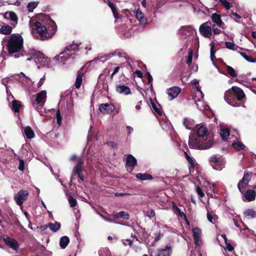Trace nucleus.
I'll use <instances>...</instances> for the list:
<instances>
[{"instance_id":"1","label":"nucleus","mask_w":256,"mask_h":256,"mask_svg":"<svg viewBox=\"0 0 256 256\" xmlns=\"http://www.w3.org/2000/svg\"><path fill=\"white\" fill-rule=\"evenodd\" d=\"M50 26L47 28L45 26L40 22H36L32 26V28L36 30L37 32L36 36L42 40H46L51 38L56 30V23L52 20H50Z\"/></svg>"},{"instance_id":"2","label":"nucleus","mask_w":256,"mask_h":256,"mask_svg":"<svg viewBox=\"0 0 256 256\" xmlns=\"http://www.w3.org/2000/svg\"><path fill=\"white\" fill-rule=\"evenodd\" d=\"M188 144L190 147L194 149L206 150L210 148L213 144L212 138H206L202 139L199 137H196L193 135L190 136Z\"/></svg>"},{"instance_id":"3","label":"nucleus","mask_w":256,"mask_h":256,"mask_svg":"<svg viewBox=\"0 0 256 256\" xmlns=\"http://www.w3.org/2000/svg\"><path fill=\"white\" fill-rule=\"evenodd\" d=\"M23 38L18 34H12L10 36L6 48L10 54L18 52L23 48Z\"/></svg>"},{"instance_id":"4","label":"nucleus","mask_w":256,"mask_h":256,"mask_svg":"<svg viewBox=\"0 0 256 256\" xmlns=\"http://www.w3.org/2000/svg\"><path fill=\"white\" fill-rule=\"evenodd\" d=\"M24 55L32 56L35 62L38 64V68L40 66L48 67L50 66V59L45 57L44 55L42 52L37 51L34 49L30 50L28 51L25 50ZM22 56H24V54H22Z\"/></svg>"},{"instance_id":"5","label":"nucleus","mask_w":256,"mask_h":256,"mask_svg":"<svg viewBox=\"0 0 256 256\" xmlns=\"http://www.w3.org/2000/svg\"><path fill=\"white\" fill-rule=\"evenodd\" d=\"M199 31L203 36L206 38H210L212 32L218 34L221 32V30L216 27L214 25H213L212 28V22L210 21L202 24L200 26Z\"/></svg>"},{"instance_id":"6","label":"nucleus","mask_w":256,"mask_h":256,"mask_svg":"<svg viewBox=\"0 0 256 256\" xmlns=\"http://www.w3.org/2000/svg\"><path fill=\"white\" fill-rule=\"evenodd\" d=\"M46 92L45 90H42L40 92L30 97V102L33 107L38 110V106H42L46 102Z\"/></svg>"},{"instance_id":"7","label":"nucleus","mask_w":256,"mask_h":256,"mask_svg":"<svg viewBox=\"0 0 256 256\" xmlns=\"http://www.w3.org/2000/svg\"><path fill=\"white\" fill-rule=\"evenodd\" d=\"M78 44L72 42V44L66 47L64 50L60 54L58 60L64 61L69 58L72 57L74 54V52L78 50Z\"/></svg>"},{"instance_id":"8","label":"nucleus","mask_w":256,"mask_h":256,"mask_svg":"<svg viewBox=\"0 0 256 256\" xmlns=\"http://www.w3.org/2000/svg\"><path fill=\"white\" fill-rule=\"evenodd\" d=\"M252 174L244 172L242 178L238 182V188L241 193L244 192V188L248 186L251 180Z\"/></svg>"},{"instance_id":"9","label":"nucleus","mask_w":256,"mask_h":256,"mask_svg":"<svg viewBox=\"0 0 256 256\" xmlns=\"http://www.w3.org/2000/svg\"><path fill=\"white\" fill-rule=\"evenodd\" d=\"M28 195V193L26 190H21L18 192L14 196V200L16 203L21 206L25 200H26Z\"/></svg>"},{"instance_id":"10","label":"nucleus","mask_w":256,"mask_h":256,"mask_svg":"<svg viewBox=\"0 0 256 256\" xmlns=\"http://www.w3.org/2000/svg\"><path fill=\"white\" fill-rule=\"evenodd\" d=\"M216 156H212L209 160L210 165L216 170H220L222 169V160H220Z\"/></svg>"},{"instance_id":"11","label":"nucleus","mask_w":256,"mask_h":256,"mask_svg":"<svg viewBox=\"0 0 256 256\" xmlns=\"http://www.w3.org/2000/svg\"><path fill=\"white\" fill-rule=\"evenodd\" d=\"M172 248L170 245H166L164 248L157 249L156 251L155 256H170Z\"/></svg>"},{"instance_id":"12","label":"nucleus","mask_w":256,"mask_h":256,"mask_svg":"<svg viewBox=\"0 0 256 256\" xmlns=\"http://www.w3.org/2000/svg\"><path fill=\"white\" fill-rule=\"evenodd\" d=\"M4 240L7 246H10L14 250L17 251L19 248V244L18 242L14 239L7 236L4 238Z\"/></svg>"},{"instance_id":"13","label":"nucleus","mask_w":256,"mask_h":256,"mask_svg":"<svg viewBox=\"0 0 256 256\" xmlns=\"http://www.w3.org/2000/svg\"><path fill=\"white\" fill-rule=\"evenodd\" d=\"M115 109L114 106L112 104H102L99 106V110L102 114H110Z\"/></svg>"},{"instance_id":"14","label":"nucleus","mask_w":256,"mask_h":256,"mask_svg":"<svg viewBox=\"0 0 256 256\" xmlns=\"http://www.w3.org/2000/svg\"><path fill=\"white\" fill-rule=\"evenodd\" d=\"M181 89L178 86H174L167 90V94L170 96V100H172L178 96Z\"/></svg>"},{"instance_id":"15","label":"nucleus","mask_w":256,"mask_h":256,"mask_svg":"<svg viewBox=\"0 0 256 256\" xmlns=\"http://www.w3.org/2000/svg\"><path fill=\"white\" fill-rule=\"evenodd\" d=\"M225 17L228 20V18L234 20L235 22H238L236 20V18L240 19L242 18L241 16L238 14L236 12H234L232 9L225 10Z\"/></svg>"},{"instance_id":"16","label":"nucleus","mask_w":256,"mask_h":256,"mask_svg":"<svg viewBox=\"0 0 256 256\" xmlns=\"http://www.w3.org/2000/svg\"><path fill=\"white\" fill-rule=\"evenodd\" d=\"M4 17L6 20H10L12 22V24L14 26L17 23L18 17L16 14L12 12H6L4 14Z\"/></svg>"},{"instance_id":"17","label":"nucleus","mask_w":256,"mask_h":256,"mask_svg":"<svg viewBox=\"0 0 256 256\" xmlns=\"http://www.w3.org/2000/svg\"><path fill=\"white\" fill-rule=\"evenodd\" d=\"M232 90L238 100H241L244 98L245 94L240 88L237 86H232Z\"/></svg>"},{"instance_id":"18","label":"nucleus","mask_w":256,"mask_h":256,"mask_svg":"<svg viewBox=\"0 0 256 256\" xmlns=\"http://www.w3.org/2000/svg\"><path fill=\"white\" fill-rule=\"evenodd\" d=\"M208 130L204 126H199L196 130V134L198 137L202 139H205L204 138L208 134Z\"/></svg>"},{"instance_id":"19","label":"nucleus","mask_w":256,"mask_h":256,"mask_svg":"<svg viewBox=\"0 0 256 256\" xmlns=\"http://www.w3.org/2000/svg\"><path fill=\"white\" fill-rule=\"evenodd\" d=\"M116 92L120 94L128 95L130 94V90L128 86L124 85H118L116 87Z\"/></svg>"},{"instance_id":"20","label":"nucleus","mask_w":256,"mask_h":256,"mask_svg":"<svg viewBox=\"0 0 256 256\" xmlns=\"http://www.w3.org/2000/svg\"><path fill=\"white\" fill-rule=\"evenodd\" d=\"M135 14L136 17L142 24H146L147 18L144 16V13L140 10H137Z\"/></svg>"},{"instance_id":"21","label":"nucleus","mask_w":256,"mask_h":256,"mask_svg":"<svg viewBox=\"0 0 256 256\" xmlns=\"http://www.w3.org/2000/svg\"><path fill=\"white\" fill-rule=\"evenodd\" d=\"M211 18L214 26L216 24L218 27H220L222 26V21L220 14L216 13L212 14L211 16Z\"/></svg>"},{"instance_id":"22","label":"nucleus","mask_w":256,"mask_h":256,"mask_svg":"<svg viewBox=\"0 0 256 256\" xmlns=\"http://www.w3.org/2000/svg\"><path fill=\"white\" fill-rule=\"evenodd\" d=\"M200 98H200V99L196 100L198 108L201 111L208 110L210 109L209 106L207 105L204 102L200 100Z\"/></svg>"},{"instance_id":"23","label":"nucleus","mask_w":256,"mask_h":256,"mask_svg":"<svg viewBox=\"0 0 256 256\" xmlns=\"http://www.w3.org/2000/svg\"><path fill=\"white\" fill-rule=\"evenodd\" d=\"M83 76V69L80 68L78 72L77 76L74 84L76 88L78 89L81 86L82 82V78Z\"/></svg>"},{"instance_id":"24","label":"nucleus","mask_w":256,"mask_h":256,"mask_svg":"<svg viewBox=\"0 0 256 256\" xmlns=\"http://www.w3.org/2000/svg\"><path fill=\"white\" fill-rule=\"evenodd\" d=\"M232 146L234 150L238 151L244 150L246 148V146L241 142L238 140L237 138L232 142Z\"/></svg>"},{"instance_id":"25","label":"nucleus","mask_w":256,"mask_h":256,"mask_svg":"<svg viewBox=\"0 0 256 256\" xmlns=\"http://www.w3.org/2000/svg\"><path fill=\"white\" fill-rule=\"evenodd\" d=\"M112 216L115 219H118L122 218L124 220H127L130 218V214H128V212L124 211H121L118 212L114 213L112 214Z\"/></svg>"},{"instance_id":"26","label":"nucleus","mask_w":256,"mask_h":256,"mask_svg":"<svg viewBox=\"0 0 256 256\" xmlns=\"http://www.w3.org/2000/svg\"><path fill=\"white\" fill-rule=\"evenodd\" d=\"M256 192L254 190H248L244 194L245 198L248 201H252L255 199Z\"/></svg>"},{"instance_id":"27","label":"nucleus","mask_w":256,"mask_h":256,"mask_svg":"<svg viewBox=\"0 0 256 256\" xmlns=\"http://www.w3.org/2000/svg\"><path fill=\"white\" fill-rule=\"evenodd\" d=\"M136 164V160L132 155L129 154L126 159V164L128 166L134 167Z\"/></svg>"},{"instance_id":"28","label":"nucleus","mask_w":256,"mask_h":256,"mask_svg":"<svg viewBox=\"0 0 256 256\" xmlns=\"http://www.w3.org/2000/svg\"><path fill=\"white\" fill-rule=\"evenodd\" d=\"M236 244L234 242H228L227 238L225 236V251L227 250L234 253V248Z\"/></svg>"},{"instance_id":"29","label":"nucleus","mask_w":256,"mask_h":256,"mask_svg":"<svg viewBox=\"0 0 256 256\" xmlns=\"http://www.w3.org/2000/svg\"><path fill=\"white\" fill-rule=\"evenodd\" d=\"M24 133L26 137L28 139L32 138L34 137V132L32 129L29 126H26L24 129Z\"/></svg>"},{"instance_id":"30","label":"nucleus","mask_w":256,"mask_h":256,"mask_svg":"<svg viewBox=\"0 0 256 256\" xmlns=\"http://www.w3.org/2000/svg\"><path fill=\"white\" fill-rule=\"evenodd\" d=\"M84 162L81 159H78V160L77 164L74 167L73 170V173L82 172L83 170Z\"/></svg>"},{"instance_id":"31","label":"nucleus","mask_w":256,"mask_h":256,"mask_svg":"<svg viewBox=\"0 0 256 256\" xmlns=\"http://www.w3.org/2000/svg\"><path fill=\"white\" fill-rule=\"evenodd\" d=\"M183 124L186 128L188 130L192 129L195 124L194 121L190 118H184Z\"/></svg>"},{"instance_id":"32","label":"nucleus","mask_w":256,"mask_h":256,"mask_svg":"<svg viewBox=\"0 0 256 256\" xmlns=\"http://www.w3.org/2000/svg\"><path fill=\"white\" fill-rule=\"evenodd\" d=\"M192 84L196 86V96H200L202 98H204V94L201 91L200 86H198V81L197 80H194L192 82Z\"/></svg>"},{"instance_id":"33","label":"nucleus","mask_w":256,"mask_h":256,"mask_svg":"<svg viewBox=\"0 0 256 256\" xmlns=\"http://www.w3.org/2000/svg\"><path fill=\"white\" fill-rule=\"evenodd\" d=\"M244 216L248 219L253 218L256 217V212L253 209H248L244 212Z\"/></svg>"},{"instance_id":"34","label":"nucleus","mask_w":256,"mask_h":256,"mask_svg":"<svg viewBox=\"0 0 256 256\" xmlns=\"http://www.w3.org/2000/svg\"><path fill=\"white\" fill-rule=\"evenodd\" d=\"M172 206L174 213L180 217H182L183 216H184L187 223L188 224V220H187L186 218V215L184 212L180 211V209L176 206V204L174 202L172 203Z\"/></svg>"},{"instance_id":"35","label":"nucleus","mask_w":256,"mask_h":256,"mask_svg":"<svg viewBox=\"0 0 256 256\" xmlns=\"http://www.w3.org/2000/svg\"><path fill=\"white\" fill-rule=\"evenodd\" d=\"M225 68H226L228 74L232 78H236L238 76L237 72L232 67L225 64Z\"/></svg>"},{"instance_id":"36","label":"nucleus","mask_w":256,"mask_h":256,"mask_svg":"<svg viewBox=\"0 0 256 256\" xmlns=\"http://www.w3.org/2000/svg\"><path fill=\"white\" fill-rule=\"evenodd\" d=\"M70 242L69 238L66 236H64L61 238L60 242V244L62 248H64Z\"/></svg>"},{"instance_id":"37","label":"nucleus","mask_w":256,"mask_h":256,"mask_svg":"<svg viewBox=\"0 0 256 256\" xmlns=\"http://www.w3.org/2000/svg\"><path fill=\"white\" fill-rule=\"evenodd\" d=\"M136 177L137 178L140 180H152V176L148 174H141L138 173L136 174Z\"/></svg>"},{"instance_id":"38","label":"nucleus","mask_w":256,"mask_h":256,"mask_svg":"<svg viewBox=\"0 0 256 256\" xmlns=\"http://www.w3.org/2000/svg\"><path fill=\"white\" fill-rule=\"evenodd\" d=\"M20 107L21 104L20 101L13 100L12 102V109L15 112H18Z\"/></svg>"},{"instance_id":"39","label":"nucleus","mask_w":256,"mask_h":256,"mask_svg":"<svg viewBox=\"0 0 256 256\" xmlns=\"http://www.w3.org/2000/svg\"><path fill=\"white\" fill-rule=\"evenodd\" d=\"M225 47L228 48L229 50H238V46H236L233 42H225Z\"/></svg>"},{"instance_id":"40","label":"nucleus","mask_w":256,"mask_h":256,"mask_svg":"<svg viewBox=\"0 0 256 256\" xmlns=\"http://www.w3.org/2000/svg\"><path fill=\"white\" fill-rule=\"evenodd\" d=\"M48 226L52 231L56 232L60 228V224L58 222H56L54 224L50 222L48 224Z\"/></svg>"},{"instance_id":"41","label":"nucleus","mask_w":256,"mask_h":256,"mask_svg":"<svg viewBox=\"0 0 256 256\" xmlns=\"http://www.w3.org/2000/svg\"><path fill=\"white\" fill-rule=\"evenodd\" d=\"M0 32L4 34H10L12 32V28L8 26H3L0 28Z\"/></svg>"},{"instance_id":"42","label":"nucleus","mask_w":256,"mask_h":256,"mask_svg":"<svg viewBox=\"0 0 256 256\" xmlns=\"http://www.w3.org/2000/svg\"><path fill=\"white\" fill-rule=\"evenodd\" d=\"M160 123L162 128L164 130L167 131L170 130L171 128L170 124L168 122H163L162 120H160Z\"/></svg>"},{"instance_id":"43","label":"nucleus","mask_w":256,"mask_h":256,"mask_svg":"<svg viewBox=\"0 0 256 256\" xmlns=\"http://www.w3.org/2000/svg\"><path fill=\"white\" fill-rule=\"evenodd\" d=\"M207 218L210 222L216 224L218 219V216L215 214L212 215L208 212Z\"/></svg>"},{"instance_id":"44","label":"nucleus","mask_w":256,"mask_h":256,"mask_svg":"<svg viewBox=\"0 0 256 256\" xmlns=\"http://www.w3.org/2000/svg\"><path fill=\"white\" fill-rule=\"evenodd\" d=\"M99 255L100 256H112L109 250L106 248L100 250Z\"/></svg>"},{"instance_id":"45","label":"nucleus","mask_w":256,"mask_h":256,"mask_svg":"<svg viewBox=\"0 0 256 256\" xmlns=\"http://www.w3.org/2000/svg\"><path fill=\"white\" fill-rule=\"evenodd\" d=\"M108 5L112 11V12L115 18H118V12L116 11V8L115 6L110 2H108Z\"/></svg>"},{"instance_id":"46","label":"nucleus","mask_w":256,"mask_h":256,"mask_svg":"<svg viewBox=\"0 0 256 256\" xmlns=\"http://www.w3.org/2000/svg\"><path fill=\"white\" fill-rule=\"evenodd\" d=\"M38 4V3L36 2H30L27 6V8L28 12H32L33 10L37 6Z\"/></svg>"},{"instance_id":"47","label":"nucleus","mask_w":256,"mask_h":256,"mask_svg":"<svg viewBox=\"0 0 256 256\" xmlns=\"http://www.w3.org/2000/svg\"><path fill=\"white\" fill-rule=\"evenodd\" d=\"M214 56V52L212 51V48H211V51H210V58H211V60H212V63H213L214 65V66L217 68L218 72L220 74H223V72H222V70L220 68L219 66L214 62V60H213Z\"/></svg>"},{"instance_id":"48","label":"nucleus","mask_w":256,"mask_h":256,"mask_svg":"<svg viewBox=\"0 0 256 256\" xmlns=\"http://www.w3.org/2000/svg\"><path fill=\"white\" fill-rule=\"evenodd\" d=\"M160 106H156V105L155 104H152V109L153 110H154V112L156 114H158V116H162V111L161 110H160V108H159Z\"/></svg>"},{"instance_id":"49","label":"nucleus","mask_w":256,"mask_h":256,"mask_svg":"<svg viewBox=\"0 0 256 256\" xmlns=\"http://www.w3.org/2000/svg\"><path fill=\"white\" fill-rule=\"evenodd\" d=\"M240 55L248 62H254V60L250 56H248L246 53L243 52H240Z\"/></svg>"},{"instance_id":"50","label":"nucleus","mask_w":256,"mask_h":256,"mask_svg":"<svg viewBox=\"0 0 256 256\" xmlns=\"http://www.w3.org/2000/svg\"><path fill=\"white\" fill-rule=\"evenodd\" d=\"M68 202L71 207L76 206L77 204L76 200L72 196L68 198Z\"/></svg>"},{"instance_id":"51","label":"nucleus","mask_w":256,"mask_h":256,"mask_svg":"<svg viewBox=\"0 0 256 256\" xmlns=\"http://www.w3.org/2000/svg\"><path fill=\"white\" fill-rule=\"evenodd\" d=\"M217 242L221 247H222V242L224 240V234H218L217 236Z\"/></svg>"},{"instance_id":"52","label":"nucleus","mask_w":256,"mask_h":256,"mask_svg":"<svg viewBox=\"0 0 256 256\" xmlns=\"http://www.w3.org/2000/svg\"><path fill=\"white\" fill-rule=\"evenodd\" d=\"M224 134H225V142L227 140V139H228L230 136V139H231L232 138L234 137V135H230V130L226 128H225Z\"/></svg>"},{"instance_id":"53","label":"nucleus","mask_w":256,"mask_h":256,"mask_svg":"<svg viewBox=\"0 0 256 256\" xmlns=\"http://www.w3.org/2000/svg\"><path fill=\"white\" fill-rule=\"evenodd\" d=\"M234 4V2H228L225 0V10H230L231 8H233Z\"/></svg>"},{"instance_id":"54","label":"nucleus","mask_w":256,"mask_h":256,"mask_svg":"<svg viewBox=\"0 0 256 256\" xmlns=\"http://www.w3.org/2000/svg\"><path fill=\"white\" fill-rule=\"evenodd\" d=\"M192 51L190 50L188 54V58L186 60V64L190 65L192 64Z\"/></svg>"},{"instance_id":"55","label":"nucleus","mask_w":256,"mask_h":256,"mask_svg":"<svg viewBox=\"0 0 256 256\" xmlns=\"http://www.w3.org/2000/svg\"><path fill=\"white\" fill-rule=\"evenodd\" d=\"M56 120H57L58 124V126H60L61 124V123H62V117H61V116H60V110H58L56 112Z\"/></svg>"},{"instance_id":"56","label":"nucleus","mask_w":256,"mask_h":256,"mask_svg":"<svg viewBox=\"0 0 256 256\" xmlns=\"http://www.w3.org/2000/svg\"><path fill=\"white\" fill-rule=\"evenodd\" d=\"M154 215L155 212L152 210H149L146 212V216L150 218L154 217Z\"/></svg>"},{"instance_id":"57","label":"nucleus","mask_w":256,"mask_h":256,"mask_svg":"<svg viewBox=\"0 0 256 256\" xmlns=\"http://www.w3.org/2000/svg\"><path fill=\"white\" fill-rule=\"evenodd\" d=\"M10 80V78H4L2 79V82L3 84L6 87V92L8 94V88L7 84Z\"/></svg>"},{"instance_id":"58","label":"nucleus","mask_w":256,"mask_h":256,"mask_svg":"<svg viewBox=\"0 0 256 256\" xmlns=\"http://www.w3.org/2000/svg\"><path fill=\"white\" fill-rule=\"evenodd\" d=\"M45 79H46V78H45V76L44 75L39 80L38 82V88H40L42 84H44V81H45Z\"/></svg>"},{"instance_id":"59","label":"nucleus","mask_w":256,"mask_h":256,"mask_svg":"<svg viewBox=\"0 0 256 256\" xmlns=\"http://www.w3.org/2000/svg\"><path fill=\"white\" fill-rule=\"evenodd\" d=\"M19 161H20V164H19V166H18V169L21 171H23L24 169V161L22 159H20Z\"/></svg>"},{"instance_id":"60","label":"nucleus","mask_w":256,"mask_h":256,"mask_svg":"<svg viewBox=\"0 0 256 256\" xmlns=\"http://www.w3.org/2000/svg\"><path fill=\"white\" fill-rule=\"evenodd\" d=\"M98 214H99L100 216L102 218L104 219V220H105L106 221H107V222H114V223H116L117 224V222H114L112 220V219H110V218H106V217L104 216L103 215H102L101 214H100L99 212H98Z\"/></svg>"},{"instance_id":"61","label":"nucleus","mask_w":256,"mask_h":256,"mask_svg":"<svg viewBox=\"0 0 256 256\" xmlns=\"http://www.w3.org/2000/svg\"><path fill=\"white\" fill-rule=\"evenodd\" d=\"M196 192L200 197L202 198L204 196V194L200 188H196Z\"/></svg>"},{"instance_id":"62","label":"nucleus","mask_w":256,"mask_h":256,"mask_svg":"<svg viewBox=\"0 0 256 256\" xmlns=\"http://www.w3.org/2000/svg\"><path fill=\"white\" fill-rule=\"evenodd\" d=\"M155 236H156V238H155L154 241L158 242L162 237V234H161L160 232H157V233L155 234Z\"/></svg>"},{"instance_id":"63","label":"nucleus","mask_w":256,"mask_h":256,"mask_svg":"<svg viewBox=\"0 0 256 256\" xmlns=\"http://www.w3.org/2000/svg\"><path fill=\"white\" fill-rule=\"evenodd\" d=\"M142 104V101L140 100L136 105L135 108L136 110H139L141 109V106Z\"/></svg>"},{"instance_id":"64","label":"nucleus","mask_w":256,"mask_h":256,"mask_svg":"<svg viewBox=\"0 0 256 256\" xmlns=\"http://www.w3.org/2000/svg\"><path fill=\"white\" fill-rule=\"evenodd\" d=\"M186 159H187L188 161L189 162V163L191 165H192L194 164V160L192 157L188 156V154H186Z\"/></svg>"}]
</instances>
